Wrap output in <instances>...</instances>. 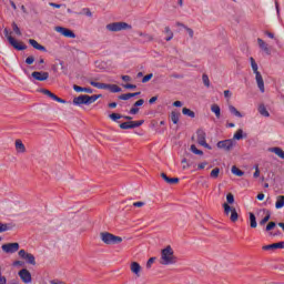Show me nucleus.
Instances as JSON below:
<instances>
[{
    "mask_svg": "<svg viewBox=\"0 0 284 284\" xmlns=\"http://www.w3.org/2000/svg\"><path fill=\"white\" fill-rule=\"evenodd\" d=\"M164 34L165 41H172L174 39V32H172V29H170V27L164 28Z\"/></svg>",
    "mask_w": 284,
    "mask_h": 284,
    "instance_id": "nucleus-26",
    "label": "nucleus"
},
{
    "mask_svg": "<svg viewBox=\"0 0 284 284\" xmlns=\"http://www.w3.org/2000/svg\"><path fill=\"white\" fill-rule=\"evenodd\" d=\"M152 77H154V74L152 73L144 75L142 79V83H148V81L152 80Z\"/></svg>",
    "mask_w": 284,
    "mask_h": 284,
    "instance_id": "nucleus-46",
    "label": "nucleus"
},
{
    "mask_svg": "<svg viewBox=\"0 0 284 284\" xmlns=\"http://www.w3.org/2000/svg\"><path fill=\"white\" fill-rule=\"evenodd\" d=\"M141 264H139V262H131L130 264V271L132 272V274H134V276H136V278H139L141 276Z\"/></svg>",
    "mask_w": 284,
    "mask_h": 284,
    "instance_id": "nucleus-18",
    "label": "nucleus"
},
{
    "mask_svg": "<svg viewBox=\"0 0 284 284\" xmlns=\"http://www.w3.org/2000/svg\"><path fill=\"white\" fill-rule=\"evenodd\" d=\"M207 165V162H202L197 165L199 170H205V166Z\"/></svg>",
    "mask_w": 284,
    "mask_h": 284,
    "instance_id": "nucleus-58",
    "label": "nucleus"
},
{
    "mask_svg": "<svg viewBox=\"0 0 284 284\" xmlns=\"http://www.w3.org/2000/svg\"><path fill=\"white\" fill-rule=\"evenodd\" d=\"M226 201H227V203H229L230 205H232V203H234V194L229 193V194L226 195Z\"/></svg>",
    "mask_w": 284,
    "mask_h": 284,
    "instance_id": "nucleus-45",
    "label": "nucleus"
},
{
    "mask_svg": "<svg viewBox=\"0 0 284 284\" xmlns=\"http://www.w3.org/2000/svg\"><path fill=\"white\" fill-rule=\"evenodd\" d=\"M275 227H276V223L275 222H270L266 225V232H270V231L274 230Z\"/></svg>",
    "mask_w": 284,
    "mask_h": 284,
    "instance_id": "nucleus-47",
    "label": "nucleus"
},
{
    "mask_svg": "<svg viewBox=\"0 0 284 284\" xmlns=\"http://www.w3.org/2000/svg\"><path fill=\"white\" fill-rule=\"evenodd\" d=\"M211 112L215 113L216 119H221V106H219V104H213L211 106Z\"/></svg>",
    "mask_w": 284,
    "mask_h": 284,
    "instance_id": "nucleus-33",
    "label": "nucleus"
},
{
    "mask_svg": "<svg viewBox=\"0 0 284 284\" xmlns=\"http://www.w3.org/2000/svg\"><path fill=\"white\" fill-rule=\"evenodd\" d=\"M250 226L255 230V227L258 226V224L256 223V215H254V213H250Z\"/></svg>",
    "mask_w": 284,
    "mask_h": 284,
    "instance_id": "nucleus-31",
    "label": "nucleus"
},
{
    "mask_svg": "<svg viewBox=\"0 0 284 284\" xmlns=\"http://www.w3.org/2000/svg\"><path fill=\"white\" fill-rule=\"evenodd\" d=\"M242 139H247V133H243V129H239L233 135V141H241Z\"/></svg>",
    "mask_w": 284,
    "mask_h": 284,
    "instance_id": "nucleus-24",
    "label": "nucleus"
},
{
    "mask_svg": "<svg viewBox=\"0 0 284 284\" xmlns=\"http://www.w3.org/2000/svg\"><path fill=\"white\" fill-rule=\"evenodd\" d=\"M1 232H8V224H1L0 223V233Z\"/></svg>",
    "mask_w": 284,
    "mask_h": 284,
    "instance_id": "nucleus-54",
    "label": "nucleus"
},
{
    "mask_svg": "<svg viewBox=\"0 0 284 284\" xmlns=\"http://www.w3.org/2000/svg\"><path fill=\"white\" fill-rule=\"evenodd\" d=\"M2 251H4L6 254H14V252H19V243H7L2 245Z\"/></svg>",
    "mask_w": 284,
    "mask_h": 284,
    "instance_id": "nucleus-12",
    "label": "nucleus"
},
{
    "mask_svg": "<svg viewBox=\"0 0 284 284\" xmlns=\"http://www.w3.org/2000/svg\"><path fill=\"white\" fill-rule=\"evenodd\" d=\"M41 94H44L45 97H49V99H52L53 101H57L58 103H65V100L59 98L57 94L52 93V91L48 89H41Z\"/></svg>",
    "mask_w": 284,
    "mask_h": 284,
    "instance_id": "nucleus-16",
    "label": "nucleus"
},
{
    "mask_svg": "<svg viewBox=\"0 0 284 284\" xmlns=\"http://www.w3.org/2000/svg\"><path fill=\"white\" fill-rule=\"evenodd\" d=\"M99 99H101V94H98V95L82 94L73 99V105H90L91 103H94Z\"/></svg>",
    "mask_w": 284,
    "mask_h": 284,
    "instance_id": "nucleus-5",
    "label": "nucleus"
},
{
    "mask_svg": "<svg viewBox=\"0 0 284 284\" xmlns=\"http://www.w3.org/2000/svg\"><path fill=\"white\" fill-rule=\"evenodd\" d=\"M257 110L262 116H266V118L270 116V111H267V108H265V104H260Z\"/></svg>",
    "mask_w": 284,
    "mask_h": 284,
    "instance_id": "nucleus-29",
    "label": "nucleus"
},
{
    "mask_svg": "<svg viewBox=\"0 0 284 284\" xmlns=\"http://www.w3.org/2000/svg\"><path fill=\"white\" fill-rule=\"evenodd\" d=\"M191 152H193V154H197L200 156H203V151L196 149V145H194V144L191 145Z\"/></svg>",
    "mask_w": 284,
    "mask_h": 284,
    "instance_id": "nucleus-40",
    "label": "nucleus"
},
{
    "mask_svg": "<svg viewBox=\"0 0 284 284\" xmlns=\"http://www.w3.org/2000/svg\"><path fill=\"white\" fill-rule=\"evenodd\" d=\"M205 136H206L205 131L199 130L197 131V143H199V145L206 148V150H212V146L210 144H207V142L205 141Z\"/></svg>",
    "mask_w": 284,
    "mask_h": 284,
    "instance_id": "nucleus-14",
    "label": "nucleus"
},
{
    "mask_svg": "<svg viewBox=\"0 0 284 284\" xmlns=\"http://www.w3.org/2000/svg\"><path fill=\"white\" fill-rule=\"evenodd\" d=\"M229 110L231 112V114H234V116H237L239 119H243V114L236 109L234 108V105H229Z\"/></svg>",
    "mask_w": 284,
    "mask_h": 284,
    "instance_id": "nucleus-30",
    "label": "nucleus"
},
{
    "mask_svg": "<svg viewBox=\"0 0 284 284\" xmlns=\"http://www.w3.org/2000/svg\"><path fill=\"white\" fill-rule=\"evenodd\" d=\"M231 172L235 176H243V174H245L243 171H241V169H239L236 166H232Z\"/></svg>",
    "mask_w": 284,
    "mask_h": 284,
    "instance_id": "nucleus-36",
    "label": "nucleus"
},
{
    "mask_svg": "<svg viewBox=\"0 0 284 284\" xmlns=\"http://www.w3.org/2000/svg\"><path fill=\"white\" fill-rule=\"evenodd\" d=\"M184 30L187 32L190 39H194V30L192 28L184 27Z\"/></svg>",
    "mask_w": 284,
    "mask_h": 284,
    "instance_id": "nucleus-44",
    "label": "nucleus"
},
{
    "mask_svg": "<svg viewBox=\"0 0 284 284\" xmlns=\"http://www.w3.org/2000/svg\"><path fill=\"white\" fill-rule=\"evenodd\" d=\"M264 251H270V250H284V242H278V243H273L268 245H264L262 247Z\"/></svg>",
    "mask_w": 284,
    "mask_h": 284,
    "instance_id": "nucleus-19",
    "label": "nucleus"
},
{
    "mask_svg": "<svg viewBox=\"0 0 284 284\" xmlns=\"http://www.w3.org/2000/svg\"><path fill=\"white\" fill-rule=\"evenodd\" d=\"M145 101L143 99H140L134 103V108H140V105H143Z\"/></svg>",
    "mask_w": 284,
    "mask_h": 284,
    "instance_id": "nucleus-53",
    "label": "nucleus"
},
{
    "mask_svg": "<svg viewBox=\"0 0 284 284\" xmlns=\"http://www.w3.org/2000/svg\"><path fill=\"white\" fill-rule=\"evenodd\" d=\"M224 97L225 99H230V97H232V93L230 92V90L224 91Z\"/></svg>",
    "mask_w": 284,
    "mask_h": 284,
    "instance_id": "nucleus-62",
    "label": "nucleus"
},
{
    "mask_svg": "<svg viewBox=\"0 0 284 284\" xmlns=\"http://www.w3.org/2000/svg\"><path fill=\"white\" fill-rule=\"evenodd\" d=\"M55 32H59L62 34V37H67V39H77V34H74V31L64 28V27H55L54 28Z\"/></svg>",
    "mask_w": 284,
    "mask_h": 284,
    "instance_id": "nucleus-11",
    "label": "nucleus"
},
{
    "mask_svg": "<svg viewBox=\"0 0 284 284\" xmlns=\"http://www.w3.org/2000/svg\"><path fill=\"white\" fill-rule=\"evenodd\" d=\"M161 178L165 183H169V185H176V183H179V178H169L165 173H161Z\"/></svg>",
    "mask_w": 284,
    "mask_h": 284,
    "instance_id": "nucleus-23",
    "label": "nucleus"
},
{
    "mask_svg": "<svg viewBox=\"0 0 284 284\" xmlns=\"http://www.w3.org/2000/svg\"><path fill=\"white\" fill-rule=\"evenodd\" d=\"M109 32H121V30H132V27L128 22H113L106 24Z\"/></svg>",
    "mask_w": 284,
    "mask_h": 284,
    "instance_id": "nucleus-6",
    "label": "nucleus"
},
{
    "mask_svg": "<svg viewBox=\"0 0 284 284\" xmlns=\"http://www.w3.org/2000/svg\"><path fill=\"white\" fill-rule=\"evenodd\" d=\"M179 257L174 255V248L171 245L161 250L160 265H176Z\"/></svg>",
    "mask_w": 284,
    "mask_h": 284,
    "instance_id": "nucleus-1",
    "label": "nucleus"
},
{
    "mask_svg": "<svg viewBox=\"0 0 284 284\" xmlns=\"http://www.w3.org/2000/svg\"><path fill=\"white\" fill-rule=\"evenodd\" d=\"M254 170H255V172H254L253 176H254V179H258V176H261V169H258V164H255Z\"/></svg>",
    "mask_w": 284,
    "mask_h": 284,
    "instance_id": "nucleus-43",
    "label": "nucleus"
},
{
    "mask_svg": "<svg viewBox=\"0 0 284 284\" xmlns=\"http://www.w3.org/2000/svg\"><path fill=\"white\" fill-rule=\"evenodd\" d=\"M138 34H139V37H142V42L143 43H152V41H154V36L153 34L145 33V32H142V31H140Z\"/></svg>",
    "mask_w": 284,
    "mask_h": 284,
    "instance_id": "nucleus-21",
    "label": "nucleus"
},
{
    "mask_svg": "<svg viewBox=\"0 0 284 284\" xmlns=\"http://www.w3.org/2000/svg\"><path fill=\"white\" fill-rule=\"evenodd\" d=\"M257 45L260 47L262 52H265V54H272V51L270 50V45H267L263 39H257Z\"/></svg>",
    "mask_w": 284,
    "mask_h": 284,
    "instance_id": "nucleus-20",
    "label": "nucleus"
},
{
    "mask_svg": "<svg viewBox=\"0 0 284 284\" xmlns=\"http://www.w3.org/2000/svg\"><path fill=\"white\" fill-rule=\"evenodd\" d=\"M202 81L206 88H210V78L207 77V74L202 75Z\"/></svg>",
    "mask_w": 284,
    "mask_h": 284,
    "instance_id": "nucleus-42",
    "label": "nucleus"
},
{
    "mask_svg": "<svg viewBox=\"0 0 284 284\" xmlns=\"http://www.w3.org/2000/svg\"><path fill=\"white\" fill-rule=\"evenodd\" d=\"M275 207L276 210L284 207V195L276 196Z\"/></svg>",
    "mask_w": 284,
    "mask_h": 284,
    "instance_id": "nucleus-28",
    "label": "nucleus"
},
{
    "mask_svg": "<svg viewBox=\"0 0 284 284\" xmlns=\"http://www.w3.org/2000/svg\"><path fill=\"white\" fill-rule=\"evenodd\" d=\"M18 254L20 258H27L29 253H27L26 250H20Z\"/></svg>",
    "mask_w": 284,
    "mask_h": 284,
    "instance_id": "nucleus-50",
    "label": "nucleus"
},
{
    "mask_svg": "<svg viewBox=\"0 0 284 284\" xmlns=\"http://www.w3.org/2000/svg\"><path fill=\"white\" fill-rule=\"evenodd\" d=\"M14 148L17 154H26V152H28V150L26 149V144H23V141H21V139H17L14 141Z\"/></svg>",
    "mask_w": 284,
    "mask_h": 284,
    "instance_id": "nucleus-17",
    "label": "nucleus"
},
{
    "mask_svg": "<svg viewBox=\"0 0 284 284\" xmlns=\"http://www.w3.org/2000/svg\"><path fill=\"white\" fill-rule=\"evenodd\" d=\"M223 207H224V214H226V216H230V212H231L230 220L232 221V223H236V221H239V213L236 212V209L230 206V204L227 203H224Z\"/></svg>",
    "mask_w": 284,
    "mask_h": 284,
    "instance_id": "nucleus-9",
    "label": "nucleus"
},
{
    "mask_svg": "<svg viewBox=\"0 0 284 284\" xmlns=\"http://www.w3.org/2000/svg\"><path fill=\"white\" fill-rule=\"evenodd\" d=\"M145 123V121H129L120 124L121 130H134V128H141V124Z\"/></svg>",
    "mask_w": 284,
    "mask_h": 284,
    "instance_id": "nucleus-10",
    "label": "nucleus"
},
{
    "mask_svg": "<svg viewBox=\"0 0 284 284\" xmlns=\"http://www.w3.org/2000/svg\"><path fill=\"white\" fill-rule=\"evenodd\" d=\"M29 43L34 50H39L40 52H47L48 50L45 47L41 45L37 40L34 39H29Z\"/></svg>",
    "mask_w": 284,
    "mask_h": 284,
    "instance_id": "nucleus-22",
    "label": "nucleus"
},
{
    "mask_svg": "<svg viewBox=\"0 0 284 284\" xmlns=\"http://www.w3.org/2000/svg\"><path fill=\"white\" fill-rule=\"evenodd\" d=\"M130 114H139V108H136V106L131 108Z\"/></svg>",
    "mask_w": 284,
    "mask_h": 284,
    "instance_id": "nucleus-57",
    "label": "nucleus"
},
{
    "mask_svg": "<svg viewBox=\"0 0 284 284\" xmlns=\"http://www.w3.org/2000/svg\"><path fill=\"white\" fill-rule=\"evenodd\" d=\"M267 221H270V214L265 215L263 217V220L260 221V225H265V223H267Z\"/></svg>",
    "mask_w": 284,
    "mask_h": 284,
    "instance_id": "nucleus-51",
    "label": "nucleus"
},
{
    "mask_svg": "<svg viewBox=\"0 0 284 284\" xmlns=\"http://www.w3.org/2000/svg\"><path fill=\"white\" fill-rule=\"evenodd\" d=\"M145 205V202H134L133 207H143Z\"/></svg>",
    "mask_w": 284,
    "mask_h": 284,
    "instance_id": "nucleus-56",
    "label": "nucleus"
},
{
    "mask_svg": "<svg viewBox=\"0 0 284 284\" xmlns=\"http://www.w3.org/2000/svg\"><path fill=\"white\" fill-rule=\"evenodd\" d=\"M271 152H274V154H276V156H280V159L284 160V151L281 148H273L271 149Z\"/></svg>",
    "mask_w": 284,
    "mask_h": 284,
    "instance_id": "nucleus-35",
    "label": "nucleus"
},
{
    "mask_svg": "<svg viewBox=\"0 0 284 284\" xmlns=\"http://www.w3.org/2000/svg\"><path fill=\"white\" fill-rule=\"evenodd\" d=\"M0 284H7V280L4 276L0 275Z\"/></svg>",
    "mask_w": 284,
    "mask_h": 284,
    "instance_id": "nucleus-64",
    "label": "nucleus"
},
{
    "mask_svg": "<svg viewBox=\"0 0 284 284\" xmlns=\"http://www.w3.org/2000/svg\"><path fill=\"white\" fill-rule=\"evenodd\" d=\"M264 34H266V37H268L270 39H274V33L270 31H265Z\"/></svg>",
    "mask_w": 284,
    "mask_h": 284,
    "instance_id": "nucleus-63",
    "label": "nucleus"
},
{
    "mask_svg": "<svg viewBox=\"0 0 284 284\" xmlns=\"http://www.w3.org/2000/svg\"><path fill=\"white\" fill-rule=\"evenodd\" d=\"M90 85L98 88V90H110V92H121V88L116 84H105L101 82L90 81Z\"/></svg>",
    "mask_w": 284,
    "mask_h": 284,
    "instance_id": "nucleus-7",
    "label": "nucleus"
},
{
    "mask_svg": "<svg viewBox=\"0 0 284 284\" xmlns=\"http://www.w3.org/2000/svg\"><path fill=\"white\" fill-rule=\"evenodd\" d=\"M73 90L74 92H85L87 94H92V89L90 88H82V87H79L77 84L73 85Z\"/></svg>",
    "mask_w": 284,
    "mask_h": 284,
    "instance_id": "nucleus-27",
    "label": "nucleus"
},
{
    "mask_svg": "<svg viewBox=\"0 0 284 284\" xmlns=\"http://www.w3.org/2000/svg\"><path fill=\"white\" fill-rule=\"evenodd\" d=\"M18 275L20 276L22 283H32V274L28 268H22L19 271Z\"/></svg>",
    "mask_w": 284,
    "mask_h": 284,
    "instance_id": "nucleus-15",
    "label": "nucleus"
},
{
    "mask_svg": "<svg viewBox=\"0 0 284 284\" xmlns=\"http://www.w3.org/2000/svg\"><path fill=\"white\" fill-rule=\"evenodd\" d=\"M109 118H110L111 121H119V119H125L126 121H132V116L124 115V116L122 118V115L119 114V113H111V114L109 115Z\"/></svg>",
    "mask_w": 284,
    "mask_h": 284,
    "instance_id": "nucleus-25",
    "label": "nucleus"
},
{
    "mask_svg": "<svg viewBox=\"0 0 284 284\" xmlns=\"http://www.w3.org/2000/svg\"><path fill=\"white\" fill-rule=\"evenodd\" d=\"M179 119H181V113H179L176 111H172L171 112V121H172V123H174L176 125V123H179Z\"/></svg>",
    "mask_w": 284,
    "mask_h": 284,
    "instance_id": "nucleus-32",
    "label": "nucleus"
},
{
    "mask_svg": "<svg viewBox=\"0 0 284 284\" xmlns=\"http://www.w3.org/2000/svg\"><path fill=\"white\" fill-rule=\"evenodd\" d=\"M133 97H134V94L125 93V94H121V95L119 97V99H120L121 101H129V99H132Z\"/></svg>",
    "mask_w": 284,
    "mask_h": 284,
    "instance_id": "nucleus-41",
    "label": "nucleus"
},
{
    "mask_svg": "<svg viewBox=\"0 0 284 284\" xmlns=\"http://www.w3.org/2000/svg\"><path fill=\"white\" fill-rule=\"evenodd\" d=\"M250 61H251V68L255 74V81L257 83L260 92H265V82L263 81V75L258 71V64L256 63V60H254V58L251 57Z\"/></svg>",
    "mask_w": 284,
    "mask_h": 284,
    "instance_id": "nucleus-4",
    "label": "nucleus"
},
{
    "mask_svg": "<svg viewBox=\"0 0 284 284\" xmlns=\"http://www.w3.org/2000/svg\"><path fill=\"white\" fill-rule=\"evenodd\" d=\"M156 261V257H151L146 262V267L150 268L152 267L153 263Z\"/></svg>",
    "mask_w": 284,
    "mask_h": 284,
    "instance_id": "nucleus-49",
    "label": "nucleus"
},
{
    "mask_svg": "<svg viewBox=\"0 0 284 284\" xmlns=\"http://www.w3.org/2000/svg\"><path fill=\"white\" fill-rule=\"evenodd\" d=\"M24 260L28 261V263H30V265H37L34 255H32L31 253L27 254V257H24Z\"/></svg>",
    "mask_w": 284,
    "mask_h": 284,
    "instance_id": "nucleus-37",
    "label": "nucleus"
},
{
    "mask_svg": "<svg viewBox=\"0 0 284 284\" xmlns=\"http://www.w3.org/2000/svg\"><path fill=\"white\" fill-rule=\"evenodd\" d=\"M219 150H224V152H231V150H234V145H236V142L232 139L223 140L217 142Z\"/></svg>",
    "mask_w": 284,
    "mask_h": 284,
    "instance_id": "nucleus-8",
    "label": "nucleus"
},
{
    "mask_svg": "<svg viewBox=\"0 0 284 284\" xmlns=\"http://www.w3.org/2000/svg\"><path fill=\"white\" fill-rule=\"evenodd\" d=\"M174 108H181L183 105V102L182 101H175L173 103Z\"/></svg>",
    "mask_w": 284,
    "mask_h": 284,
    "instance_id": "nucleus-61",
    "label": "nucleus"
},
{
    "mask_svg": "<svg viewBox=\"0 0 284 284\" xmlns=\"http://www.w3.org/2000/svg\"><path fill=\"white\" fill-rule=\"evenodd\" d=\"M26 63L27 65H32V63H34V57L30 55L26 59Z\"/></svg>",
    "mask_w": 284,
    "mask_h": 284,
    "instance_id": "nucleus-48",
    "label": "nucleus"
},
{
    "mask_svg": "<svg viewBox=\"0 0 284 284\" xmlns=\"http://www.w3.org/2000/svg\"><path fill=\"white\" fill-rule=\"evenodd\" d=\"M182 163L184 164V165H183V170H187V168H190V163H187V159L184 158V159L182 160Z\"/></svg>",
    "mask_w": 284,
    "mask_h": 284,
    "instance_id": "nucleus-55",
    "label": "nucleus"
},
{
    "mask_svg": "<svg viewBox=\"0 0 284 284\" xmlns=\"http://www.w3.org/2000/svg\"><path fill=\"white\" fill-rule=\"evenodd\" d=\"M31 77L34 81H48V79H50V73L45 71H34L31 73Z\"/></svg>",
    "mask_w": 284,
    "mask_h": 284,
    "instance_id": "nucleus-13",
    "label": "nucleus"
},
{
    "mask_svg": "<svg viewBox=\"0 0 284 284\" xmlns=\"http://www.w3.org/2000/svg\"><path fill=\"white\" fill-rule=\"evenodd\" d=\"M100 240L102 243H104V245H119L120 243H123V237L114 235L110 232H101Z\"/></svg>",
    "mask_w": 284,
    "mask_h": 284,
    "instance_id": "nucleus-3",
    "label": "nucleus"
},
{
    "mask_svg": "<svg viewBox=\"0 0 284 284\" xmlns=\"http://www.w3.org/2000/svg\"><path fill=\"white\" fill-rule=\"evenodd\" d=\"M123 88L126 90H136V84H124Z\"/></svg>",
    "mask_w": 284,
    "mask_h": 284,
    "instance_id": "nucleus-52",
    "label": "nucleus"
},
{
    "mask_svg": "<svg viewBox=\"0 0 284 284\" xmlns=\"http://www.w3.org/2000/svg\"><path fill=\"white\" fill-rule=\"evenodd\" d=\"M219 174H221V169L215 168L211 171V179H219Z\"/></svg>",
    "mask_w": 284,
    "mask_h": 284,
    "instance_id": "nucleus-38",
    "label": "nucleus"
},
{
    "mask_svg": "<svg viewBox=\"0 0 284 284\" xmlns=\"http://www.w3.org/2000/svg\"><path fill=\"white\" fill-rule=\"evenodd\" d=\"M122 81L130 82L132 78L130 75H122Z\"/></svg>",
    "mask_w": 284,
    "mask_h": 284,
    "instance_id": "nucleus-59",
    "label": "nucleus"
},
{
    "mask_svg": "<svg viewBox=\"0 0 284 284\" xmlns=\"http://www.w3.org/2000/svg\"><path fill=\"white\" fill-rule=\"evenodd\" d=\"M158 100H159V97H152V98L149 100V103H150V104L156 103Z\"/></svg>",
    "mask_w": 284,
    "mask_h": 284,
    "instance_id": "nucleus-60",
    "label": "nucleus"
},
{
    "mask_svg": "<svg viewBox=\"0 0 284 284\" xmlns=\"http://www.w3.org/2000/svg\"><path fill=\"white\" fill-rule=\"evenodd\" d=\"M11 26H12V30H13V32L18 36V37H21V29H19V26H17V22H12L11 23Z\"/></svg>",
    "mask_w": 284,
    "mask_h": 284,
    "instance_id": "nucleus-39",
    "label": "nucleus"
},
{
    "mask_svg": "<svg viewBox=\"0 0 284 284\" xmlns=\"http://www.w3.org/2000/svg\"><path fill=\"white\" fill-rule=\"evenodd\" d=\"M182 114H184V116H190V119H194V116H196L194 111H192V110H190L187 108H183L182 109Z\"/></svg>",
    "mask_w": 284,
    "mask_h": 284,
    "instance_id": "nucleus-34",
    "label": "nucleus"
},
{
    "mask_svg": "<svg viewBox=\"0 0 284 284\" xmlns=\"http://www.w3.org/2000/svg\"><path fill=\"white\" fill-rule=\"evenodd\" d=\"M4 37L8 40L9 44L11 45V48H13L14 50L18 51H23V50H28V45H26V43L14 39V37H12V32L10 30H8V28H6L3 30Z\"/></svg>",
    "mask_w": 284,
    "mask_h": 284,
    "instance_id": "nucleus-2",
    "label": "nucleus"
}]
</instances>
